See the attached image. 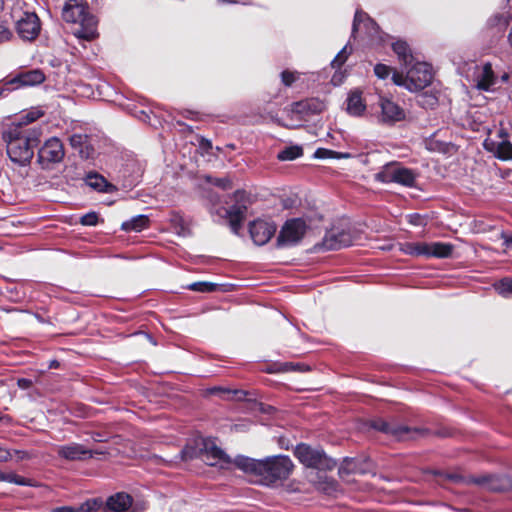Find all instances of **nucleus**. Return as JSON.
Masks as SVG:
<instances>
[{
  "label": "nucleus",
  "instance_id": "nucleus-36",
  "mask_svg": "<svg viewBox=\"0 0 512 512\" xmlns=\"http://www.w3.org/2000/svg\"><path fill=\"white\" fill-rule=\"evenodd\" d=\"M351 51L352 48L350 47L348 50V44L345 45L331 61V66L333 68H340L346 62Z\"/></svg>",
  "mask_w": 512,
  "mask_h": 512
},
{
  "label": "nucleus",
  "instance_id": "nucleus-29",
  "mask_svg": "<svg viewBox=\"0 0 512 512\" xmlns=\"http://www.w3.org/2000/svg\"><path fill=\"white\" fill-rule=\"evenodd\" d=\"M149 226L147 215L139 214L121 224V229L125 232H140Z\"/></svg>",
  "mask_w": 512,
  "mask_h": 512
},
{
  "label": "nucleus",
  "instance_id": "nucleus-37",
  "mask_svg": "<svg viewBox=\"0 0 512 512\" xmlns=\"http://www.w3.org/2000/svg\"><path fill=\"white\" fill-rule=\"evenodd\" d=\"M496 156L501 160L512 158V144L506 141L501 142L497 147Z\"/></svg>",
  "mask_w": 512,
  "mask_h": 512
},
{
  "label": "nucleus",
  "instance_id": "nucleus-54",
  "mask_svg": "<svg viewBox=\"0 0 512 512\" xmlns=\"http://www.w3.org/2000/svg\"><path fill=\"white\" fill-rule=\"evenodd\" d=\"M257 406H258V411L263 414H271L275 410V408L273 406L267 405L264 403H257Z\"/></svg>",
  "mask_w": 512,
  "mask_h": 512
},
{
  "label": "nucleus",
  "instance_id": "nucleus-4",
  "mask_svg": "<svg viewBox=\"0 0 512 512\" xmlns=\"http://www.w3.org/2000/svg\"><path fill=\"white\" fill-rule=\"evenodd\" d=\"M62 17L66 22L79 24L74 32L78 38L90 41L98 35V20L89 11L86 3L79 0H68L63 7Z\"/></svg>",
  "mask_w": 512,
  "mask_h": 512
},
{
  "label": "nucleus",
  "instance_id": "nucleus-26",
  "mask_svg": "<svg viewBox=\"0 0 512 512\" xmlns=\"http://www.w3.org/2000/svg\"><path fill=\"white\" fill-rule=\"evenodd\" d=\"M511 15L509 13H495L486 22L488 29L495 35L502 36L509 26Z\"/></svg>",
  "mask_w": 512,
  "mask_h": 512
},
{
  "label": "nucleus",
  "instance_id": "nucleus-20",
  "mask_svg": "<svg viewBox=\"0 0 512 512\" xmlns=\"http://www.w3.org/2000/svg\"><path fill=\"white\" fill-rule=\"evenodd\" d=\"M45 75L40 69H33L26 72H22L6 81V85L13 86L12 89L23 87V86H35L43 83Z\"/></svg>",
  "mask_w": 512,
  "mask_h": 512
},
{
  "label": "nucleus",
  "instance_id": "nucleus-49",
  "mask_svg": "<svg viewBox=\"0 0 512 512\" xmlns=\"http://www.w3.org/2000/svg\"><path fill=\"white\" fill-rule=\"evenodd\" d=\"M408 222L414 226H422L425 224V219L418 213H412L407 216Z\"/></svg>",
  "mask_w": 512,
  "mask_h": 512
},
{
  "label": "nucleus",
  "instance_id": "nucleus-40",
  "mask_svg": "<svg viewBox=\"0 0 512 512\" xmlns=\"http://www.w3.org/2000/svg\"><path fill=\"white\" fill-rule=\"evenodd\" d=\"M102 505V502L98 499L87 500L81 505L77 506L78 512H93L98 510V508Z\"/></svg>",
  "mask_w": 512,
  "mask_h": 512
},
{
  "label": "nucleus",
  "instance_id": "nucleus-12",
  "mask_svg": "<svg viewBox=\"0 0 512 512\" xmlns=\"http://www.w3.org/2000/svg\"><path fill=\"white\" fill-rule=\"evenodd\" d=\"M146 509L144 503H133L131 495L118 492L107 498L104 512H143Z\"/></svg>",
  "mask_w": 512,
  "mask_h": 512
},
{
  "label": "nucleus",
  "instance_id": "nucleus-3",
  "mask_svg": "<svg viewBox=\"0 0 512 512\" xmlns=\"http://www.w3.org/2000/svg\"><path fill=\"white\" fill-rule=\"evenodd\" d=\"M41 134L40 128L10 127L3 133L9 159L19 166L28 165L33 158L34 148L40 143Z\"/></svg>",
  "mask_w": 512,
  "mask_h": 512
},
{
  "label": "nucleus",
  "instance_id": "nucleus-31",
  "mask_svg": "<svg viewBox=\"0 0 512 512\" xmlns=\"http://www.w3.org/2000/svg\"><path fill=\"white\" fill-rule=\"evenodd\" d=\"M207 392L211 395H218L222 399H230V396H235L238 400H242L247 395L246 391L238 389L233 390L221 386L208 388Z\"/></svg>",
  "mask_w": 512,
  "mask_h": 512
},
{
  "label": "nucleus",
  "instance_id": "nucleus-34",
  "mask_svg": "<svg viewBox=\"0 0 512 512\" xmlns=\"http://www.w3.org/2000/svg\"><path fill=\"white\" fill-rule=\"evenodd\" d=\"M348 157V153H341L326 148H318L314 153V158L316 159H342Z\"/></svg>",
  "mask_w": 512,
  "mask_h": 512
},
{
  "label": "nucleus",
  "instance_id": "nucleus-63",
  "mask_svg": "<svg viewBox=\"0 0 512 512\" xmlns=\"http://www.w3.org/2000/svg\"><path fill=\"white\" fill-rule=\"evenodd\" d=\"M93 440H94L95 442H103V441H104V439H102V438H101V434H100V433H95V434L93 435Z\"/></svg>",
  "mask_w": 512,
  "mask_h": 512
},
{
  "label": "nucleus",
  "instance_id": "nucleus-57",
  "mask_svg": "<svg viewBox=\"0 0 512 512\" xmlns=\"http://www.w3.org/2000/svg\"><path fill=\"white\" fill-rule=\"evenodd\" d=\"M502 238L504 239V245L512 250V235L502 234Z\"/></svg>",
  "mask_w": 512,
  "mask_h": 512
},
{
  "label": "nucleus",
  "instance_id": "nucleus-25",
  "mask_svg": "<svg viewBox=\"0 0 512 512\" xmlns=\"http://www.w3.org/2000/svg\"><path fill=\"white\" fill-rule=\"evenodd\" d=\"M360 90L351 91L346 99V111L349 115L354 117H360L366 110V104L364 103Z\"/></svg>",
  "mask_w": 512,
  "mask_h": 512
},
{
  "label": "nucleus",
  "instance_id": "nucleus-48",
  "mask_svg": "<svg viewBox=\"0 0 512 512\" xmlns=\"http://www.w3.org/2000/svg\"><path fill=\"white\" fill-rule=\"evenodd\" d=\"M392 81L395 85L408 89L409 85L407 74L403 75L402 73L394 72L392 74Z\"/></svg>",
  "mask_w": 512,
  "mask_h": 512
},
{
  "label": "nucleus",
  "instance_id": "nucleus-45",
  "mask_svg": "<svg viewBox=\"0 0 512 512\" xmlns=\"http://www.w3.org/2000/svg\"><path fill=\"white\" fill-rule=\"evenodd\" d=\"M390 67L388 65L378 63L374 66L375 75L382 80H385L390 75Z\"/></svg>",
  "mask_w": 512,
  "mask_h": 512
},
{
  "label": "nucleus",
  "instance_id": "nucleus-43",
  "mask_svg": "<svg viewBox=\"0 0 512 512\" xmlns=\"http://www.w3.org/2000/svg\"><path fill=\"white\" fill-rule=\"evenodd\" d=\"M98 220L99 218L96 212H88L80 218V223L84 226H96Z\"/></svg>",
  "mask_w": 512,
  "mask_h": 512
},
{
  "label": "nucleus",
  "instance_id": "nucleus-11",
  "mask_svg": "<svg viewBox=\"0 0 512 512\" xmlns=\"http://www.w3.org/2000/svg\"><path fill=\"white\" fill-rule=\"evenodd\" d=\"M371 427L380 432L391 434L399 440L416 439L425 434L426 430L421 428H410L408 426L392 424L383 419H376L371 422Z\"/></svg>",
  "mask_w": 512,
  "mask_h": 512
},
{
  "label": "nucleus",
  "instance_id": "nucleus-22",
  "mask_svg": "<svg viewBox=\"0 0 512 512\" xmlns=\"http://www.w3.org/2000/svg\"><path fill=\"white\" fill-rule=\"evenodd\" d=\"M323 109V102L315 98L294 102L291 105V110L293 113H297L303 116L319 114L323 111Z\"/></svg>",
  "mask_w": 512,
  "mask_h": 512
},
{
  "label": "nucleus",
  "instance_id": "nucleus-17",
  "mask_svg": "<svg viewBox=\"0 0 512 512\" xmlns=\"http://www.w3.org/2000/svg\"><path fill=\"white\" fill-rule=\"evenodd\" d=\"M276 232V225L264 220H254L249 225V233L253 242L262 246L265 245Z\"/></svg>",
  "mask_w": 512,
  "mask_h": 512
},
{
  "label": "nucleus",
  "instance_id": "nucleus-24",
  "mask_svg": "<svg viewBox=\"0 0 512 512\" xmlns=\"http://www.w3.org/2000/svg\"><path fill=\"white\" fill-rule=\"evenodd\" d=\"M84 181L87 186L100 193H114L117 191L114 184L108 182L104 176L97 172H89Z\"/></svg>",
  "mask_w": 512,
  "mask_h": 512
},
{
  "label": "nucleus",
  "instance_id": "nucleus-7",
  "mask_svg": "<svg viewBox=\"0 0 512 512\" xmlns=\"http://www.w3.org/2000/svg\"><path fill=\"white\" fill-rule=\"evenodd\" d=\"M376 180L382 183H397L406 187H413L416 182V173L398 163H388L376 174Z\"/></svg>",
  "mask_w": 512,
  "mask_h": 512
},
{
  "label": "nucleus",
  "instance_id": "nucleus-62",
  "mask_svg": "<svg viewBox=\"0 0 512 512\" xmlns=\"http://www.w3.org/2000/svg\"><path fill=\"white\" fill-rule=\"evenodd\" d=\"M246 428V424H235L234 429L235 431H244Z\"/></svg>",
  "mask_w": 512,
  "mask_h": 512
},
{
  "label": "nucleus",
  "instance_id": "nucleus-38",
  "mask_svg": "<svg viewBox=\"0 0 512 512\" xmlns=\"http://www.w3.org/2000/svg\"><path fill=\"white\" fill-rule=\"evenodd\" d=\"M364 20H366L373 27L375 26L378 28V25L376 24V22L374 20H372L371 18H369L365 12L356 11V13L354 15L353 25H352V33L353 34L357 31L359 23Z\"/></svg>",
  "mask_w": 512,
  "mask_h": 512
},
{
  "label": "nucleus",
  "instance_id": "nucleus-21",
  "mask_svg": "<svg viewBox=\"0 0 512 512\" xmlns=\"http://www.w3.org/2000/svg\"><path fill=\"white\" fill-rule=\"evenodd\" d=\"M71 147L77 151L82 159H93L95 149L87 134L75 133L69 137Z\"/></svg>",
  "mask_w": 512,
  "mask_h": 512
},
{
  "label": "nucleus",
  "instance_id": "nucleus-28",
  "mask_svg": "<svg viewBox=\"0 0 512 512\" xmlns=\"http://www.w3.org/2000/svg\"><path fill=\"white\" fill-rule=\"evenodd\" d=\"M392 49L398 56V59L404 68H407L412 64L414 58L407 42L398 40L392 44Z\"/></svg>",
  "mask_w": 512,
  "mask_h": 512
},
{
  "label": "nucleus",
  "instance_id": "nucleus-6",
  "mask_svg": "<svg viewBox=\"0 0 512 512\" xmlns=\"http://www.w3.org/2000/svg\"><path fill=\"white\" fill-rule=\"evenodd\" d=\"M353 237L348 227L333 226L327 230L322 241L314 245L315 252L339 250L350 246Z\"/></svg>",
  "mask_w": 512,
  "mask_h": 512
},
{
  "label": "nucleus",
  "instance_id": "nucleus-56",
  "mask_svg": "<svg viewBox=\"0 0 512 512\" xmlns=\"http://www.w3.org/2000/svg\"><path fill=\"white\" fill-rule=\"evenodd\" d=\"M12 455L9 450L0 447V462H7L11 459Z\"/></svg>",
  "mask_w": 512,
  "mask_h": 512
},
{
  "label": "nucleus",
  "instance_id": "nucleus-2",
  "mask_svg": "<svg viewBox=\"0 0 512 512\" xmlns=\"http://www.w3.org/2000/svg\"><path fill=\"white\" fill-rule=\"evenodd\" d=\"M294 455L307 468L315 469L317 480L311 478L319 490L331 494L337 490V482L326 475L337 466L335 459L329 457L321 448H314L306 443L298 444L294 449Z\"/></svg>",
  "mask_w": 512,
  "mask_h": 512
},
{
  "label": "nucleus",
  "instance_id": "nucleus-41",
  "mask_svg": "<svg viewBox=\"0 0 512 512\" xmlns=\"http://www.w3.org/2000/svg\"><path fill=\"white\" fill-rule=\"evenodd\" d=\"M5 482L16 484L19 486H28L29 485L28 479H26L22 476H19L13 472L6 473Z\"/></svg>",
  "mask_w": 512,
  "mask_h": 512
},
{
  "label": "nucleus",
  "instance_id": "nucleus-58",
  "mask_svg": "<svg viewBox=\"0 0 512 512\" xmlns=\"http://www.w3.org/2000/svg\"><path fill=\"white\" fill-rule=\"evenodd\" d=\"M11 91V88L6 85V82L0 85V98L6 96Z\"/></svg>",
  "mask_w": 512,
  "mask_h": 512
},
{
  "label": "nucleus",
  "instance_id": "nucleus-33",
  "mask_svg": "<svg viewBox=\"0 0 512 512\" xmlns=\"http://www.w3.org/2000/svg\"><path fill=\"white\" fill-rule=\"evenodd\" d=\"M218 286V284L213 282L199 281L189 284L187 288L199 293H210L216 291Z\"/></svg>",
  "mask_w": 512,
  "mask_h": 512
},
{
  "label": "nucleus",
  "instance_id": "nucleus-42",
  "mask_svg": "<svg viewBox=\"0 0 512 512\" xmlns=\"http://www.w3.org/2000/svg\"><path fill=\"white\" fill-rule=\"evenodd\" d=\"M262 371L268 374L285 373L284 362H271Z\"/></svg>",
  "mask_w": 512,
  "mask_h": 512
},
{
  "label": "nucleus",
  "instance_id": "nucleus-61",
  "mask_svg": "<svg viewBox=\"0 0 512 512\" xmlns=\"http://www.w3.org/2000/svg\"><path fill=\"white\" fill-rule=\"evenodd\" d=\"M221 4H236L239 3L240 0H218Z\"/></svg>",
  "mask_w": 512,
  "mask_h": 512
},
{
  "label": "nucleus",
  "instance_id": "nucleus-14",
  "mask_svg": "<svg viewBox=\"0 0 512 512\" xmlns=\"http://www.w3.org/2000/svg\"><path fill=\"white\" fill-rule=\"evenodd\" d=\"M378 105L381 109L379 121L383 124L393 125L405 119V111L394 101L380 97Z\"/></svg>",
  "mask_w": 512,
  "mask_h": 512
},
{
  "label": "nucleus",
  "instance_id": "nucleus-59",
  "mask_svg": "<svg viewBox=\"0 0 512 512\" xmlns=\"http://www.w3.org/2000/svg\"><path fill=\"white\" fill-rule=\"evenodd\" d=\"M448 479L454 481V482H460V481H465L466 483H469L468 480L469 478L467 479H464L463 477L457 475V474H449L448 475Z\"/></svg>",
  "mask_w": 512,
  "mask_h": 512
},
{
  "label": "nucleus",
  "instance_id": "nucleus-16",
  "mask_svg": "<svg viewBox=\"0 0 512 512\" xmlns=\"http://www.w3.org/2000/svg\"><path fill=\"white\" fill-rule=\"evenodd\" d=\"M18 35L24 40L35 39L40 32V22L38 16L33 12H25L16 22Z\"/></svg>",
  "mask_w": 512,
  "mask_h": 512
},
{
  "label": "nucleus",
  "instance_id": "nucleus-23",
  "mask_svg": "<svg viewBox=\"0 0 512 512\" xmlns=\"http://www.w3.org/2000/svg\"><path fill=\"white\" fill-rule=\"evenodd\" d=\"M247 212V206L244 204H234L225 210V218L233 233L237 234L242 226V222Z\"/></svg>",
  "mask_w": 512,
  "mask_h": 512
},
{
  "label": "nucleus",
  "instance_id": "nucleus-44",
  "mask_svg": "<svg viewBox=\"0 0 512 512\" xmlns=\"http://www.w3.org/2000/svg\"><path fill=\"white\" fill-rule=\"evenodd\" d=\"M42 115H43V112L38 109L29 111L21 117L22 121H21L20 125L32 123V122L38 120Z\"/></svg>",
  "mask_w": 512,
  "mask_h": 512
},
{
  "label": "nucleus",
  "instance_id": "nucleus-19",
  "mask_svg": "<svg viewBox=\"0 0 512 512\" xmlns=\"http://www.w3.org/2000/svg\"><path fill=\"white\" fill-rule=\"evenodd\" d=\"M474 81L475 87L479 91L492 92L494 90L498 77L494 73L490 62L484 63L481 68L477 66Z\"/></svg>",
  "mask_w": 512,
  "mask_h": 512
},
{
  "label": "nucleus",
  "instance_id": "nucleus-47",
  "mask_svg": "<svg viewBox=\"0 0 512 512\" xmlns=\"http://www.w3.org/2000/svg\"><path fill=\"white\" fill-rule=\"evenodd\" d=\"M208 181L223 190L231 188V180L229 178H208Z\"/></svg>",
  "mask_w": 512,
  "mask_h": 512
},
{
  "label": "nucleus",
  "instance_id": "nucleus-51",
  "mask_svg": "<svg viewBox=\"0 0 512 512\" xmlns=\"http://www.w3.org/2000/svg\"><path fill=\"white\" fill-rule=\"evenodd\" d=\"M198 142H199V147H200L204 152L208 153V152H209V150H211V149H212V142H211L209 139H207V138H205V137L201 136V137H199Z\"/></svg>",
  "mask_w": 512,
  "mask_h": 512
},
{
  "label": "nucleus",
  "instance_id": "nucleus-55",
  "mask_svg": "<svg viewBox=\"0 0 512 512\" xmlns=\"http://www.w3.org/2000/svg\"><path fill=\"white\" fill-rule=\"evenodd\" d=\"M52 512H78V508L74 506H60L52 509Z\"/></svg>",
  "mask_w": 512,
  "mask_h": 512
},
{
  "label": "nucleus",
  "instance_id": "nucleus-39",
  "mask_svg": "<svg viewBox=\"0 0 512 512\" xmlns=\"http://www.w3.org/2000/svg\"><path fill=\"white\" fill-rule=\"evenodd\" d=\"M285 373L288 372H299L305 373L311 370L310 366L305 363H294V362H284Z\"/></svg>",
  "mask_w": 512,
  "mask_h": 512
},
{
  "label": "nucleus",
  "instance_id": "nucleus-30",
  "mask_svg": "<svg viewBox=\"0 0 512 512\" xmlns=\"http://www.w3.org/2000/svg\"><path fill=\"white\" fill-rule=\"evenodd\" d=\"M427 242H404L399 244V250L409 256L426 257Z\"/></svg>",
  "mask_w": 512,
  "mask_h": 512
},
{
  "label": "nucleus",
  "instance_id": "nucleus-1",
  "mask_svg": "<svg viewBox=\"0 0 512 512\" xmlns=\"http://www.w3.org/2000/svg\"><path fill=\"white\" fill-rule=\"evenodd\" d=\"M234 464L247 474L259 476L261 482L267 486H275L278 482L286 480L294 468L290 457L282 454L263 459L238 455L234 459Z\"/></svg>",
  "mask_w": 512,
  "mask_h": 512
},
{
  "label": "nucleus",
  "instance_id": "nucleus-5",
  "mask_svg": "<svg viewBox=\"0 0 512 512\" xmlns=\"http://www.w3.org/2000/svg\"><path fill=\"white\" fill-rule=\"evenodd\" d=\"M178 457L183 461L199 458L209 466L230 462L229 456L209 438L196 439L194 444H187Z\"/></svg>",
  "mask_w": 512,
  "mask_h": 512
},
{
  "label": "nucleus",
  "instance_id": "nucleus-10",
  "mask_svg": "<svg viewBox=\"0 0 512 512\" xmlns=\"http://www.w3.org/2000/svg\"><path fill=\"white\" fill-rule=\"evenodd\" d=\"M408 77V90L417 92L429 86L432 82V67L426 62H416L405 68Z\"/></svg>",
  "mask_w": 512,
  "mask_h": 512
},
{
  "label": "nucleus",
  "instance_id": "nucleus-46",
  "mask_svg": "<svg viewBox=\"0 0 512 512\" xmlns=\"http://www.w3.org/2000/svg\"><path fill=\"white\" fill-rule=\"evenodd\" d=\"M281 76V82L284 86L290 87L292 84L296 81L297 76L294 72H291L289 70H284L280 74Z\"/></svg>",
  "mask_w": 512,
  "mask_h": 512
},
{
  "label": "nucleus",
  "instance_id": "nucleus-13",
  "mask_svg": "<svg viewBox=\"0 0 512 512\" xmlns=\"http://www.w3.org/2000/svg\"><path fill=\"white\" fill-rule=\"evenodd\" d=\"M468 482L493 492H504L512 489V478L507 475L483 474L470 476Z\"/></svg>",
  "mask_w": 512,
  "mask_h": 512
},
{
  "label": "nucleus",
  "instance_id": "nucleus-18",
  "mask_svg": "<svg viewBox=\"0 0 512 512\" xmlns=\"http://www.w3.org/2000/svg\"><path fill=\"white\" fill-rule=\"evenodd\" d=\"M56 453L59 458L67 461H85L91 458L88 448L76 442L57 446Z\"/></svg>",
  "mask_w": 512,
  "mask_h": 512
},
{
  "label": "nucleus",
  "instance_id": "nucleus-52",
  "mask_svg": "<svg viewBox=\"0 0 512 512\" xmlns=\"http://www.w3.org/2000/svg\"><path fill=\"white\" fill-rule=\"evenodd\" d=\"M442 146H443V143H440V142L435 141L433 139H430V140L426 141V147L429 150H432V151H441L442 150Z\"/></svg>",
  "mask_w": 512,
  "mask_h": 512
},
{
  "label": "nucleus",
  "instance_id": "nucleus-64",
  "mask_svg": "<svg viewBox=\"0 0 512 512\" xmlns=\"http://www.w3.org/2000/svg\"><path fill=\"white\" fill-rule=\"evenodd\" d=\"M186 118H190V119H195V116H196V112H193V111H187L186 114L184 115Z\"/></svg>",
  "mask_w": 512,
  "mask_h": 512
},
{
  "label": "nucleus",
  "instance_id": "nucleus-27",
  "mask_svg": "<svg viewBox=\"0 0 512 512\" xmlns=\"http://www.w3.org/2000/svg\"><path fill=\"white\" fill-rule=\"evenodd\" d=\"M426 258H449L452 256L454 245L445 242H431L427 243Z\"/></svg>",
  "mask_w": 512,
  "mask_h": 512
},
{
  "label": "nucleus",
  "instance_id": "nucleus-35",
  "mask_svg": "<svg viewBox=\"0 0 512 512\" xmlns=\"http://www.w3.org/2000/svg\"><path fill=\"white\" fill-rule=\"evenodd\" d=\"M495 289L504 298L512 297V278H503L495 284Z\"/></svg>",
  "mask_w": 512,
  "mask_h": 512
},
{
  "label": "nucleus",
  "instance_id": "nucleus-9",
  "mask_svg": "<svg viewBox=\"0 0 512 512\" xmlns=\"http://www.w3.org/2000/svg\"><path fill=\"white\" fill-rule=\"evenodd\" d=\"M65 156L64 146L57 137H50L38 150V163L43 169H49L53 164L60 163Z\"/></svg>",
  "mask_w": 512,
  "mask_h": 512
},
{
  "label": "nucleus",
  "instance_id": "nucleus-53",
  "mask_svg": "<svg viewBox=\"0 0 512 512\" xmlns=\"http://www.w3.org/2000/svg\"><path fill=\"white\" fill-rule=\"evenodd\" d=\"M32 385H33V381H32L31 379H28V378H19V379L17 380V386H18L20 389L26 390V389H29Z\"/></svg>",
  "mask_w": 512,
  "mask_h": 512
},
{
  "label": "nucleus",
  "instance_id": "nucleus-60",
  "mask_svg": "<svg viewBox=\"0 0 512 512\" xmlns=\"http://www.w3.org/2000/svg\"><path fill=\"white\" fill-rule=\"evenodd\" d=\"M89 452H91V458H93L94 456L96 455H106L108 454V451L107 450H103V449H88Z\"/></svg>",
  "mask_w": 512,
  "mask_h": 512
},
{
  "label": "nucleus",
  "instance_id": "nucleus-50",
  "mask_svg": "<svg viewBox=\"0 0 512 512\" xmlns=\"http://www.w3.org/2000/svg\"><path fill=\"white\" fill-rule=\"evenodd\" d=\"M11 37L12 32L4 24V22H0V43L8 41Z\"/></svg>",
  "mask_w": 512,
  "mask_h": 512
},
{
  "label": "nucleus",
  "instance_id": "nucleus-15",
  "mask_svg": "<svg viewBox=\"0 0 512 512\" xmlns=\"http://www.w3.org/2000/svg\"><path fill=\"white\" fill-rule=\"evenodd\" d=\"M372 470V462L369 458L345 457L341 462L338 473L340 477L351 474L364 475Z\"/></svg>",
  "mask_w": 512,
  "mask_h": 512
},
{
  "label": "nucleus",
  "instance_id": "nucleus-8",
  "mask_svg": "<svg viewBox=\"0 0 512 512\" xmlns=\"http://www.w3.org/2000/svg\"><path fill=\"white\" fill-rule=\"evenodd\" d=\"M306 228V223L301 218L287 220L277 236V247L284 248L297 245L303 238Z\"/></svg>",
  "mask_w": 512,
  "mask_h": 512
},
{
  "label": "nucleus",
  "instance_id": "nucleus-32",
  "mask_svg": "<svg viewBox=\"0 0 512 512\" xmlns=\"http://www.w3.org/2000/svg\"><path fill=\"white\" fill-rule=\"evenodd\" d=\"M302 155V147L298 145H292L281 150L277 155V159L280 161H292L301 157Z\"/></svg>",
  "mask_w": 512,
  "mask_h": 512
}]
</instances>
